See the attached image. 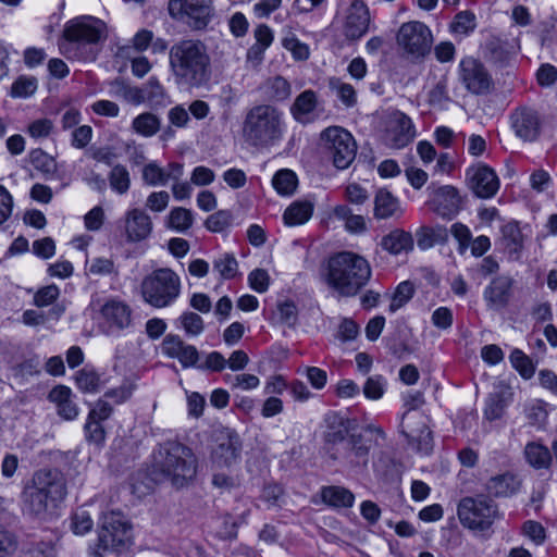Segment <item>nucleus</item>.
<instances>
[{
  "label": "nucleus",
  "instance_id": "nucleus-24",
  "mask_svg": "<svg viewBox=\"0 0 557 557\" xmlns=\"http://www.w3.org/2000/svg\"><path fill=\"white\" fill-rule=\"evenodd\" d=\"M512 278L508 275H499L492 280L484 290V299L492 308L505 307L510 297Z\"/></svg>",
  "mask_w": 557,
  "mask_h": 557
},
{
  "label": "nucleus",
  "instance_id": "nucleus-63",
  "mask_svg": "<svg viewBox=\"0 0 557 557\" xmlns=\"http://www.w3.org/2000/svg\"><path fill=\"white\" fill-rule=\"evenodd\" d=\"M225 367H226V359L219 351L209 352L206 356L205 361L197 366V368L200 370H210V371H215V372H220V371L224 370Z\"/></svg>",
  "mask_w": 557,
  "mask_h": 557
},
{
  "label": "nucleus",
  "instance_id": "nucleus-17",
  "mask_svg": "<svg viewBox=\"0 0 557 557\" xmlns=\"http://www.w3.org/2000/svg\"><path fill=\"white\" fill-rule=\"evenodd\" d=\"M511 128L524 141H534L541 134L543 119L537 110L520 107L510 115Z\"/></svg>",
  "mask_w": 557,
  "mask_h": 557
},
{
  "label": "nucleus",
  "instance_id": "nucleus-2",
  "mask_svg": "<svg viewBox=\"0 0 557 557\" xmlns=\"http://www.w3.org/2000/svg\"><path fill=\"white\" fill-rule=\"evenodd\" d=\"M323 441L326 453L333 460H345L367 465L371 440L357 432L352 420L339 412L331 411L324 418Z\"/></svg>",
  "mask_w": 557,
  "mask_h": 557
},
{
  "label": "nucleus",
  "instance_id": "nucleus-39",
  "mask_svg": "<svg viewBox=\"0 0 557 557\" xmlns=\"http://www.w3.org/2000/svg\"><path fill=\"white\" fill-rule=\"evenodd\" d=\"M213 270L223 280H232L238 274V262L231 253H224L213 261Z\"/></svg>",
  "mask_w": 557,
  "mask_h": 557
},
{
  "label": "nucleus",
  "instance_id": "nucleus-36",
  "mask_svg": "<svg viewBox=\"0 0 557 557\" xmlns=\"http://www.w3.org/2000/svg\"><path fill=\"white\" fill-rule=\"evenodd\" d=\"M108 180L111 189L119 195L126 194L131 188V175L126 166L123 164H115L111 169Z\"/></svg>",
  "mask_w": 557,
  "mask_h": 557
},
{
  "label": "nucleus",
  "instance_id": "nucleus-4",
  "mask_svg": "<svg viewBox=\"0 0 557 557\" xmlns=\"http://www.w3.org/2000/svg\"><path fill=\"white\" fill-rule=\"evenodd\" d=\"M371 267L366 258L351 251H342L327 261L326 284L343 297H351L367 285Z\"/></svg>",
  "mask_w": 557,
  "mask_h": 557
},
{
  "label": "nucleus",
  "instance_id": "nucleus-23",
  "mask_svg": "<svg viewBox=\"0 0 557 557\" xmlns=\"http://www.w3.org/2000/svg\"><path fill=\"white\" fill-rule=\"evenodd\" d=\"M124 228L127 242L138 243L151 234L152 221L144 210L135 208L126 212Z\"/></svg>",
  "mask_w": 557,
  "mask_h": 557
},
{
  "label": "nucleus",
  "instance_id": "nucleus-50",
  "mask_svg": "<svg viewBox=\"0 0 557 557\" xmlns=\"http://www.w3.org/2000/svg\"><path fill=\"white\" fill-rule=\"evenodd\" d=\"M37 89V79L32 76H20L11 87V96L15 98H27Z\"/></svg>",
  "mask_w": 557,
  "mask_h": 557
},
{
  "label": "nucleus",
  "instance_id": "nucleus-46",
  "mask_svg": "<svg viewBox=\"0 0 557 557\" xmlns=\"http://www.w3.org/2000/svg\"><path fill=\"white\" fill-rule=\"evenodd\" d=\"M283 47L290 51L296 60L304 61L309 58V47L301 42L292 32H287L282 39Z\"/></svg>",
  "mask_w": 557,
  "mask_h": 557
},
{
  "label": "nucleus",
  "instance_id": "nucleus-29",
  "mask_svg": "<svg viewBox=\"0 0 557 557\" xmlns=\"http://www.w3.org/2000/svg\"><path fill=\"white\" fill-rule=\"evenodd\" d=\"M381 245L386 251L399 255L412 249L413 239L410 233L403 230H394L382 238Z\"/></svg>",
  "mask_w": 557,
  "mask_h": 557
},
{
  "label": "nucleus",
  "instance_id": "nucleus-21",
  "mask_svg": "<svg viewBox=\"0 0 557 557\" xmlns=\"http://www.w3.org/2000/svg\"><path fill=\"white\" fill-rule=\"evenodd\" d=\"M100 312L108 335L127 329L132 324V309L124 301L110 299L101 307Z\"/></svg>",
  "mask_w": 557,
  "mask_h": 557
},
{
  "label": "nucleus",
  "instance_id": "nucleus-62",
  "mask_svg": "<svg viewBox=\"0 0 557 557\" xmlns=\"http://www.w3.org/2000/svg\"><path fill=\"white\" fill-rule=\"evenodd\" d=\"M522 531L523 534L536 545H540L545 541V529L540 522L528 520L523 523Z\"/></svg>",
  "mask_w": 557,
  "mask_h": 557
},
{
  "label": "nucleus",
  "instance_id": "nucleus-52",
  "mask_svg": "<svg viewBox=\"0 0 557 557\" xmlns=\"http://www.w3.org/2000/svg\"><path fill=\"white\" fill-rule=\"evenodd\" d=\"M180 322L186 334L190 336L200 335L205 329L202 318L191 311L184 312L180 317Z\"/></svg>",
  "mask_w": 557,
  "mask_h": 557
},
{
  "label": "nucleus",
  "instance_id": "nucleus-33",
  "mask_svg": "<svg viewBox=\"0 0 557 557\" xmlns=\"http://www.w3.org/2000/svg\"><path fill=\"white\" fill-rule=\"evenodd\" d=\"M523 234L517 222H509L502 227V243L510 255H519L523 249Z\"/></svg>",
  "mask_w": 557,
  "mask_h": 557
},
{
  "label": "nucleus",
  "instance_id": "nucleus-57",
  "mask_svg": "<svg viewBox=\"0 0 557 557\" xmlns=\"http://www.w3.org/2000/svg\"><path fill=\"white\" fill-rule=\"evenodd\" d=\"M60 295L57 285H48L40 288L34 296V302L37 307H46L53 304Z\"/></svg>",
  "mask_w": 557,
  "mask_h": 557
},
{
  "label": "nucleus",
  "instance_id": "nucleus-60",
  "mask_svg": "<svg viewBox=\"0 0 557 557\" xmlns=\"http://www.w3.org/2000/svg\"><path fill=\"white\" fill-rule=\"evenodd\" d=\"M250 287L257 293H264L269 288L270 276L263 269H256L248 275Z\"/></svg>",
  "mask_w": 557,
  "mask_h": 557
},
{
  "label": "nucleus",
  "instance_id": "nucleus-59",
  "mask_svg": "<svg viewBox=\"0 0 557 557\" xmlns=\"http://www.w3.org/2000/svg\"><path fill=\"white\" fill-rule=\"evenodd\" d=\"M17 548V540L14 533L0 525V557L12 555Z\"/></svg>",
  "mask_w": 557,
  "mask_h": 557
},
{
  "label": "nucleus",
  "instance_id": "nucleus-30",
  "mask_svg": "<svg viewBox=\"0 0 557 557\" xmlns=\"http://www.w3.org/2000/svg\"><path fill=\"white\" fill-rule=\"evenodd\" d=\"M313 203L304 200L295 201L286 208L283 219L286 225L296 226L305 224L312 216Z\"/></svg>",
  "mask_w": 557,
  "mask_h": 557
},
{
  "label": "nucleus",
  "instance_id": "nucleus-7",
  "mask_svg": "<svg viewBox=\"0 0 557 557\" xmlns=\"http://www.w3.org/2000/svg\"><path fill=\"white\" fill-rule=\"evenodd\" d=\"M106 38V25L92 16H79L69 21L63 28L60 50L67 59H94L89 48Z\"/></svg>",
  "mask_w": 557,
  "mask_h": 557
},
{
  "label": "nucleus",
  "instance_id": "nucleus-56",
  "mask_svg": "<svg viewBox=\"0 0 557 557\" xmlns=\"http://www.w3.org/2000/svg\"><path fill=\"white\" fill-rule=\"evenodd\" d=\"M277 315L281 323L294 326L298 320V310L294 302L284 301L277 305Z\"/></svg>",
  "mask_w": 557,
  "mask_h": 557
},
{
  "label": "nucleus",
  "instance_id": "nucleus-25",
  "mask_svg": "<svg viewBox=\"0 0 557 557\" xmlns=\"http://www.w3.org/2000/svg\"><path fill=\"white\" fill-rule=\"evenodd\" d=\"M48 398L55 405L58 414L64 420H74L78 416V407L69 387L64 385L53 387Z\"/></svg>",
  "mask_w": 557,
  "mask_h": 557
},
{
  "label": "nucleus",
  "instance_id": "nucleus-10",
  "mask_svg": "<svg viewBox=\"0 0 557 557\" xmlns=\"http://www.w3.org/2000/svg\"><path fill=\"white\" fill-rule=\"evenodd\" d=\"M321 139L335 168L345 170L352 163L357 144L348 131L341 126H331L322 132Z\"/></svg>",
  "mask_w": 557,
  "mask_h": 557
},
{
  "label": "nucleus",
  "instance_id": "nucleus-8",
  "mask_svg": "<svg viewBox=\"0 0 557 557\" xmlns=\"http://www.w3.org/2000/svg\"><path fill=\"white\" fill-rule=\"evenodd\" d=\"M181 293V281L171 269L154 270L141 282V294L147 304L154 308L172 305Z\"/></svg>",
  "mask_w": 557,
  "mask_h": 557
},
{
  "label": "nucleus",
  "instance_id": "nucleus-54",
  "mask_svg": "<svg viewBox=\"0 0 557 557\" xmlns=\"http://www.w3.org/2000/svg\"><path fill=\"white\" fill-rule=\"evenodd\" d=\"M505 407L506 403L502 395L492 394L486 400L484 416L490 421L497 420L503 416Z\"/></svg>",
  "mask_w": 557,
  "mask_h": 557
},
{
  "label": "nucleus",
  "instance_id": "nucleus-48",
  "mask_svg": "<svg viewBox=\"0 0 557 557\" xmlns=\"http://www.w3.org/2000/svg\"><path fill=\"white\" fill-rule=\"evenodd\" d=\"M512 367L524 377L530 379L535 368L530 358L520 349H513L509 356Z\"/></svg>",
  "mask_w": 557,
  "mask_h": 557
},
{
  "label": "nucleus",
  "instance_id": "nucleus-45",
  "mask_svg": "<svg viewBox=\"0 0 557 557\" xmlns=\"http://www.w3.org/2000/svg\"><path fill=\"white\" fill-rule=\"evenodd\" d=\"M75 380L78 388L85 393H95L99 389L100 377L91 369L83 368L77 372Z\"/></svg>",
  "mask_w": 557,
  "mask_h": 557
},
{
  "label": "nucleus",
  "instance_id": "nucleus-42",
  "mask_svg": "<svg viewBox=\"0 0 557 557\" xmlns=\"http://www.w3.org/2000/svg\"><path fill=\"white\" fill-rule=\"evenodd\" d=\"M413 294L414 287L411 282L404 281L399 283L392 297V301L389 304V311L394 313L398 309L404 307L413 297Z\"/></svg>",
  "mask_w": 557,
  "mask_h": 557
},
{
  "label": "nucleus",
  "instance_id": "nucleus-51",
  "mask_svg": "<svg viewBox=\"0 0 557 557\" xmlns=\"http://www.w3.org/2000/svg\"><path fill=\"white\" fill-rule=\"evenodd\" d=\"M232 223V213L228 210H219L209 215L205 222L206 227L214 233L226 230Z\"/></svg>",
  "mask_w": 557,
  "mask_h": 557
},
{
  "label": "nucleus",
  "instance_id": "nucleus-27",
  "mask_svg": "<svg viewBox=\"0 0 557 557\" xmlns=\"http://www.w3.org/2000/svg\"><path fill=\"white\" fill-rule=\"evenodd\" d=\"M399 200L387 189H379L374 197V216L380 220L401 215Z\"/></svg>",
  "mask_w": 557,
  "mask_h": 557
},
{
  "label": "nucleus",
  "instance_id": "nucleus-49",
  "mask_svg": "<svg viewBox=\"0 0 557 557\" xmlns=\"http://www.w3.org/2000/svg\"><path fill=\"white\" fill-rule=\"evenodd\" d=\"M85 438L89 444L101 447L106 442V430L102 422L87 418L84 426Z\"/></svg>",
  "mask_w": 557,
  "mask_h": 557
},
{
  "label": "nucleus",
  "instance_id": "nucleus-19",
  "mask_svg": "<svg viewBox=\"0 0 557 557\" xmlns=\"http://www.w3.org/2000/svg\"><path fill=\"white\" fill-rule=\"evenodd\" d=\"M469 187L475 196L483 199L492 198L499 189V180L493 169L478 165L467 171Z\"/></svg>",
  "mask_w": 557,
  "mask_h": 557
},
{
  "label": "nucleus",
  "instance_id": "nucleus-64",
  "mask_svg": "<svg viewBox=\"0 0 557 557\" xmlns=\"http://www.w3.org/2000/svg\"><path fill=\"white\" fill-rule=\"evenodd\" d=\"M271 96L277 101L285 100L290 95V85L282 76H276L270 82Z\"/></svg>",
  "mask_w": 557,
  "mask_h": 557
},
{
  "label": "nucleus",
  "instance_id": "nucleus-1",
  "mask_svg": "<svg viewBox=\"0 0 557 557\" xmlns=\"http://www.w3.org/2000/svg\"><path fill=\"white\" fill-rule=\"evenodd\" d=\"M169 65L175 84L184 88H200L212 76L211 58L199 39H181L169 51Z\"/></svg>",
  "mask_w": 557,
  "mask_h": 557
},
{
  "label": "nucleus",
  "instance_id": "nucleus-5",
  "mask_svg": "<svg viewBox=\"0 0 557 557\" xmlns=\"http://www.w3.org/2000/svg\"><path fill=\"white\" fill-rule=\"evenodd\" d=\"M197 473V458L193 450L177 442L162 445L154 457L156 480L169 481L176 487L191 482Z\"/></svg>",
  "mask_w": 557,
  "mask_h": 557
},
{
  "label": "nucleus",
  "instance_id": "nucleus-47",
  "mask_svg": "<svg viewBox=\"0 0 557 557\" xmlns=\"http://www.w3.org/2000/svg\"><path fill=\"white\" fill-rule=\"evenodd\" d=\"M40 373V360L38 357L27 359L12 367V374L21 382L27 381L29 377Z\"/></svg>",
  "mask_w": 557,
  "mask_h": 557
},
{
  "label": "nucleus",
  "instance_id": "nucleus-61",
  "mask_svg": "<svg viewBox=\"0 0 557 557\" xmlns=\"http://www.w3.org/2000/svg\"><path fill=\"white\" fill-rule=\"evenodd\" d=\"M185 345L178 335L169 334L162 342V351L165 356L176 359Z\"/></svg>",
  "mask_w": 557,
  "mask_h": 557
},
{
  "label": "nucleus",
  "instance_id": "nucleus-13",
  "mask_svg": "<svg viewBox=\"0 0 557 557\" xmlns=\"http://www.w3.org/2000/svg\"><path fill=\"white\" fill-rule=\"evenodd\" d=\"M397 44L412 59H423L430 53L433 37L430 28L421 22H408L400 26Z\"/></svg>",
  "mask_w": 557,
  "mask_h": 557
},
{
  "label": "nucleus",
  "instance_id": "nucleus-32",
  "mask_svg": "<svg viewBox=\"0 0 557 557\" xmlns=\"http://www.w3.org/2000/svg\"><path fill=\"white\" fill-rule=\"evenodd\" d=\"M524 456L528 463L534 469H547L552 463L549 449L540 443H528L524 448Z\"/></svg>",
  "mask_w": 557,
  "mask_h": 557
},
{
  "label": "nucleus",
  "instance_id": "nucleus-41",
  "mask_svg": "<svg viewBox=\"0 0 557 557\" xmlns=\"http://www.w3.org/2000/svg\"><path fill=\"white\" fill-rule=\"evenodd\" d=\"M112 94L120 99L125 100L132 104H140L144 102L141 89L138 87H132L123 82L115 81L112 84Z\"/></svg>",
  "mask_w": 557,
  "mask_h": 557
},
{
  "label": "nucleus",
  "instance_id": "nucleus-9",
  "mask_svg": "<svg viewBox=\"0 0 557 557\" xmlns=\"http://www.w3.org/2000/svg\"><path fill=\"white\" fill-rule=\"evenodd\" d=\"M497 506L485 497H465L457 507L460 523L473 531H485L497 518Z\"/></svg>",
  "mask_w": 557,
  "mask_h": 557
},
{
  "label": "nucleus",
  "instance_id": "nucleus-55",
  "mask_svg": "<svg viewBox=\"0 0 557 557\" xmlns=\"http://www.w3.org/2000/svg\"><path fill=\"white\" fill-rule=\"evenodd\" d=\"M475 27V16L469 11H461L456 16L451 24V29L458 34H468Z\"/></svg>",
  "mask_w": 557,
  "mask_h": 557
},
{
  "label": "nucleus",
  "instance_id": "nucleus-35",
  "mask_svg": "<svg viewBox=\"0 0 557 557\" xmlns=\"http://www.w3.org/2000/svg\"><path fill=\"white\" fill-rule=\"evenodd\" d=\"M298 180L296 174L288 169L277 171L273 178L272 185L274 189L282 196H290L297 188Z\"/></svg>",
  "mask_w": 557,
  "mask_h": 557
},
{
  "label": "nucleus",
  "instance_id": "nucleus-31",
  "mask_svg": "<svg viewBox=\"0 0 557 557\" xmlns=\"http://www.w3.org/2000/svg\"><path fill=\"white\" fill-rule=\"evenodd\" d=\"M485 57L494 63L503 64L512 54V45L497 36H492L485 44Z\"/></svg>",
  "mask_w": 557,
  "mask_h": 557
},
{
  "label": "nucleus",
  "instance_id": "nucleus-43",
  "mask_svg": "<svg viewBox=\"0 0 557 557\" xmlns=\"http://www.w3.org/2000/svg\"><path fill=\"white\" fill-rule=\"evenodd\" d=\"M194 218L188 209L177 207L171 210L169 225L177 232L187 231L193 224Z\"/></svg>",
  "mask_w": 557,
  "mask_h": 557
},
{
  "label": "nucleus",
  "instance_id": "nucleus-14",
  "mask_svg": "<svg viewBox=\"0 0 557 557\" xmlns=\"http://www.w3.org/2000/svg\"><path fill=\"white\" fill-rule=\"evenodd\" d=\"M400 431L411 445L423 454L433 448L432 433L429 429V418L419 411H407L401 419Z\"/></svg>",
  "mask_w": 557,
  "mask_h": 557
},
{
  "label": "nucleus",
  "instance_id": "nucleus-18",
  "mask_svg": "<svg viewBox=\"0 0 557 557\" xmlns=\"http://www.w3.org/2000/svg\"><path fill=\"white\" fill-rule=\"evenodd\" d=\"M371 17L366 3L361 0H351L346 9L343 34L348 40H359L370 26Z\"/></svg>",
  "mask_w": 557,
  "mask_h": 557
},
{
  "label": "nucleus",
  "instance_id": "nucleus-53",
  "mask_svg": "<svg viewBox=\"0 0 557 557\" xmlns=\"http://www.w3.org/2000/svg\"><path fill=\"white\" fill-rule=\"evenodd\" d=\"M143 180L150 186L165 185V170L160 168L157 163L150 162L143 169Z\"/></svg>",
  "mask_w": 557,
  "mask_h": 557
},
{
  "label": "nucleus",
  "instance_id": "nucleus-44",
  "mask_svg": "<svg viewBox=\"0 0 557 557\" xmlns=\"http://www.w3.org/2000/svg\"><path fill=\"white\" fill-rule=\"evenodd\" d=\"M387 382L383 375L374 374L369 376L363 385L362 392L366 398L377 400L383 397Z\"/></svg>",
  "mask_w": 557,
  "mask_h": 557
},
{
  "label": "nucleus",
  "instance_id": "nucleus-3",
  "mask_svg": "<svg viewBox=\"0 0 557 557\" xmlns=\"http://www.w3.org/2000/svg\"><path fill=\"white\" fill-rule=\"evenodd\" d=\"M66 494V479L60 470L40 469L24 488V509L29 515L44 518L65 499Z\"/></svg>",
  "mask_w": 557,
  "mask_h": 557
},
{
  "label": "nucleus",
  "instance_id": "nucleus-34",
  "mask_svg": "<svg viewBox=\"0 0 557 557\" xmlns=\"http://www.w3.org/2000/svg\"><path fill=\"white\" fill-rule=\"evenodd\" d=\"M160 126V119L150 112L137 115L132 122V128L134 132L144 137H151L156 135L159 132Z\"/></svg>",
  "mask_w": 557,
  "mask_h": 557
},
{
  "label": "nucleus",
  "instance_id": "nucleus-38",
  "mask_svg": "<svg viewBox=\"0 0 557 557\" xmlns=\"http://www.w3.org/2000/svg\"><path fill=\"white\" fill-rule=\"evenodd\" d=\"M30 163L46 176H52L57 172L55 160L42 149H34L29 153Z\"/></svg>",
  "mask_w": 557,
  "mask_h": 557
},
{
  "label": "nucleus",
  "instance_id": "nucleus-11",
  "mask_svg": "<svg viewBox=\"0 0 557 557\" xmlns=\"http://www.w3.org/2000/svg\"><path fill=\"white\" fill-rule=\"evenodd\" d=\"M169 15L194 30L205 29L214 13L212 0H170Z\"/></svg>",
  "mask_w": 557,
  "mask_h": 557
},
{
  "label": "nucleus",
  "instance_id": "nucleus-58",
  "mask_svg": "<svg viewBox=\"0 0 557 557\" xmlns=\"http://www.w3.org/2000/svg\"><path fill=\"white\" fill-rule=\"evenodd\" d=\"M53 122L49 119H38L33 121L28 127L27 132L30 135V137L38 139V138H46L48 137L51 132L53 131Z\"/></svg>",
  "mask_w": 557,
  "mask_h": 557
},
{
  "label": "nucleus",
  "instance_id": "nucleus-20",
  "mask_svg": "<svg viewBox=\"0 0 557 557\" xmlns=\"http://www.w3.org/2000/svg\"><path fill=\"white\" fill-rule=\"evenodd\" d=\"M458 189L450 185L436 188L430 200L431 209L444 219L451 220L461 209Z\"/></svg>",
  "mask_w": 557,
  "mask_h": 557
},
{
  "label": "nucleus",
  "instance_id": "nucleus-28",
  "mask_svg": "<svg viewBox=\"0 0 557 557\" xmlns=\"http://www.w3.org/2000/svg\"><path fill=\"white\" fill-rule=\"evenodd\" d=\"M320 495L322 502L333 508H350L355 502L354 494L343 486H323Z\"/></svg>",
  "mask_w": 557,
  "mask_h": 557
},
{
  "label": "nucleus",
  "instance_id": "nucleus-16",
  "mask_svg": "<svg viewBox=\"0 0 557 557\" xmlns=\"http://www.w3.org/2000/svg\"><path fill=\"white\" fill-rule=\"evenodd\" d=\"M216 445L211 454L214 468H230L240 456L242 442L238 434L230 429L221 431L216 436Z\"/></svg>",
  "mask_w": 557,
  "mask_h": 557
},
{
  "label": "nucleus",
  "instance_id": "nucleus-15",
  "mask_svg": "<svg viewBox=\"0 0 557 557\" xmlns=\"http://www.w3.org/2000/svg\"><path fill=\"white\" fill-rule=\"evenodd\" d=\"M460 81L466 89L475 95H485L493 88V79L479 60L468 57L459 63Z\"/></svg>",
  "mask_w": 557,
  "mask_h": 557
},
{
  "label": "nucleus",
  "instance_id": "nucleus-12",
  "mask_svg": "<svg viewBox=\"0 0 557 557\" xmlns=\"http://www.w3.org/2000/svg\"><path fill=\"white\" fill-rule=\"evenodd\" d=\"M131 529V523L122 512L103 513L98 531V547L102 550H119L129 541Z\"/></svg>",
  "mask_w": 557,
  "mask_h": 557
},
{
  "label": "nucleus",
  "instance_id": "nucleus-26",
  "mask_svg": "<svg viewBox=\"0 0 557 557\" xmlns=\"http://www.w3.org/2000/svg\"><path fill=\"white\" fill-rule=\"evenodd\" d=\"M521 486V481L510 472L492 476L486 482V491L494 497H509L516 494Z\"/></svg>",
  "mask_w": 557,
  "mask_h": 557
},
{
  "label": "nucleus",
  "instance_id": "nucleus-6",
  "mask_svg": "<svg viewBox=\"0 0 557 557\" xmlns=\"http://www.w3.org/2000/svg\"><path fill=\"white\" fill-rule=\"evenodd\" d=\"M283 133L282 112L270 104L255 106L247 112L243 122L244 141L257 149L274 146L282 139Z\"/></svg>",
  "mask_w": 557,
  "mask_h": 557
},
{
  "label": "nucleus",
  "instance_id": "nucleus-37",
  "mask_svg": "<svg viewBox=\"0 0 557 557\" xmlns=\"http://www.w3.org/2000/svg\"><path fill=\"white\" fill-rule=\"evenodd\" d=\"M315 107V92L313 90H305L296 98L292 110L296 120L305 122V117L313 112Z\"/></svg>",
  "mask_w": 557,
  "mask_h": 557
},
{
  "label": "nucleus",
  "instance_id": "nucleus-40",
  "mask_svg": "<svg viewBox=\"0 0 557 557\" xmlns=\"http://www.w3.org/2000/svg\"><path fill=\"white\" fill-rule=\"evenodd\" d=\"M144 102H149L150 106H163L165 100V92L161 84L156 77H150L146 85L140 88Z\"/></svg>",
  "mask_w": 557,
  "mask_h": 557
},
{
  "label": "nucleus",
  "instance_id": "nucleus-22",
  "mask_svg": "<svg viewBox=\"0 0 557 557\" xmlns=\"http://www.w3.org/2000/svg\"><path fill=\"white\" fill-rule=\"evenodd\" d=\"M416 136L410 117L401 112L393 115L385 134V144L394 149L406 147Z\"/></svg>",
  "mask_w": 557,
  "mask_h": 557
}]
</instances>
